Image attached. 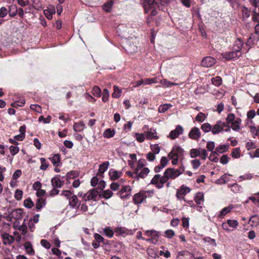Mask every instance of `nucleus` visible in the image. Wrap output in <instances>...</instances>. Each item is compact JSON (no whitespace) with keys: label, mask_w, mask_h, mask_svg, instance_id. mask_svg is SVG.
Segmentation results:
<instances>
[{"label":"nucleus","mask_w":259,"mask_h":259,"mask_svg":"<svg viewBox=\"0 0 259 259\" xmlns=\"http://www.w3.org/2000/svg\"><path fill=\"white\" fill-rule=\"evenodd\" d=\"M121 90L117 86H114V92L112 94L113 98H118L121 96Z\"/></svg>","instance_id":"a18cd8bd"},{"label":"nucleus","mask_w":259,"mask_h":259,"mask_svg":"<svg viewBox=\"0 0 259 259\" xmlns=\"http://www.w3.org/2000/svg\"><path fill=\"white\" fill-rule=\"evenodd\" d=\"M201 128L205 133L211 132L212 126L208 123H204L201 125Z\"/></svg>","instance_id":"a19ab883"},{"label":"nucleus","mask_w":259,"mask_h":259,"mask_svg":"<svg viewBox=\"0 0 259 259\" xmlns=\"http://www.w3.org/2000/svg\"><path fill=\"white\" fill-rule=\"evenodd\" d=\"M159 82L163 88H167L171 87L172 82H170L166 79L161 80Z\"/></svg>","instance_id":"864d4df0"},{"label":"nucleus","mask_w":259,"mask_h":259,"mask_svg":"<svg viewBox=\"0 0 259 259\" xmlns=\"http://www.w3.org/2000/svg\"><path fill=\"white\" fill-rule=\"evenodd\" d=\"M78 175V173L76 171L72 170L68 172L66 175L67 179H73L76 178Z\"/></svg>","instance_id":"de8ad7c7"},{"label":"nucleus","mask_w":259,"mask_h":259,"mask_svg":"<svg viewBox=\"0 0 259 259\" xmlns=\"http://www.w3.org/2000/svg\"><path fill=\"white\" fill-rule=\"evenodd\" d=\"M191 191V189L183 185L177 191L176 197L179 200H185L184 196Z\"/></svg>","instance_id":"39448f33"},{"label":"nucleus","mask_w":259,"mask_h":259,"mask_svg":"<svg viewBox=\"0 0 259 259\" xmlns=\"http://www.w3.org/2000/svg\"><path fill=\"white\" fill-rule=\"evenodd\" d=\"M99 194V192L96 189L90 190L84 195L83 197L84 198V201H87V200L89 201L91 200H96Z\"/></svg>","instance_id":"4468645a"},{"label":"nucleus","mask_w":259,"mask_h":259,"mask_svg":"<svg viewBox=\"0 0 259 259\" xmlns=\"http://www.w3.org/2000/svg\"><path fill=\"white\" fill-rule=\"evenodd\" d=\"M211 80L212 83L217 87H219L222 83V78L220 76H216L215 77H213L211 78Z\"/></svg>","instance_id":"4c0bfd02"},{"label":"nucleus","mask_w":259,"mask_h":259,"mask_svg":"<svg viewBox=\"0 0 259 259\" xmlns=\"http://www.w3.org/2000/svg\"><path fill=\"white\" fill-rule=\"evenodd\" d=\"M145 160L144 159H140L138 162V164L136 168L135 169V171L136 172L139 171V170L142 169L145 165Z\"/></svg>","instance_id":"49530a36"},{"label":"nucleus","mask_w":259,"mask_h":259,"mask_svg":"<svg viewBox=\"0 0 259 259\" xmlns=\"http://www.w3.org/2000/svg\"><path fill=\"white\" fill-rule=\"evenodd\" d=\"M158 82V81L157 80V78H156V77L145 79V85L151 84L152 83H155Z\"/></svg>","instance_id":"680f3d73"},{"label":"nucleus","mask_w":259,"mask_h":259,"mask_svg":"<svg viewBox=\"0 0 259 259\" xmlns=\"http://www.w3.org/2000/svg\"><path fill=\"white\" fill-rule=\"evenodd\" d=\"M10 151L12 155H15L19 151V148L17 146H11L10 147Z\"/></svg>","instance_id":"338daca9"},{"label":"nucleus","mask_w":259,"mask_h":259,"mask_svg":"<svg viewBox=\"0 0 259 259\" xmlns=\"http://www.w3.org/2000/svg\"><path fill=\"white\" fill-rule=\"evenodd\" d=\"M69 205L72 208H76L77 209L76 210L75 213L72 217L80 214L79 211L78 210L79 209L80 203H79L78 199L76 195H73L70 198Z\"/></svg>","instance_id":"0eeeda50"},{"label":"nucleus","mask_w":259,"mask_h":259,"mask_svg":"<svg viewBox=\"0 0 259 259\" xmlns=\"http://www.w3.org/2000/svg\"><path fill=\"white\" fill-rule=\"evenodd\" d=\"M17 12V7L16 5H12L9 7L8 14L11 17L15 16Z\"/></svg>","instance_id":"2f4dec72"},{"label":"nucleus","mask_w":259,"mask_h":259,"mask_svg":"<svg viewBox=\"0 0 259 259\" xmlns=\"http://www.w3.org/2000/svg\"><path fill=\"white\" fill-rule=\"evenodd\" d=\"M228 187L231 188V190L233 192L236 193L241 192L242 189L241 186L237 183H235L232 185L229 184Z\"/></svg>","instance_id":"72a5a7b5"},{"label":"nucleus","mask_w":259,"mask_h":259,"mask_svg":"<svg viewBox=\"0 0 259 259\" xmlns=\"http://www.w3.org/2000/svg\"><path fill=\"white\" fill-rule=\"evenodd\" d=\"M242 14L243 18H248L250 16V11L245 7H243L242 9Z\"/></svg>","instance_id":"4d7b16f0"},{"label":"nucleus","mask_w":259,"mask_h":259,"mask_svg":"<svg viewBox=\"0 0 259 259\" xmlns=\"http://www.w3.org/2000/svg\"><path fill=\"white\" fill-rule=\"evenodd\" d=\"M239 223L237 220L229 219L226 222L223 223L222 224V227L223 230L230 232L231 230L229 227H231L233 229H236L238 227Z\"/></svg>","instance_id":"423d86ee"},{"label":"nucleus","mask_w":259,"mask_h":259,"mask_svg":"<svg viewBox=\"0 0 259 259\" xmlns=\"http://www.w3.org/2000/svg\"><path fill=\"white\" fill-rule=\"evenodd\" d=\"M222 57L228 60H235L239 58L241 55L238 54L237 51L233 50L231 52H227L222 54Z\"/></svg>","instance_id":"9d476101"},{"label":"nucleus","mask_w":259,"mask_h":259,"mask_svg":"<svg viewBox=\"0 0 259 259\" xmlns=\"http://www.w3.org/2000/svg\"><path fill=\"white\" fill-rule=\"evenodd\" d=\"M155 3H156L155 5H150L148 6V8H146V6L143 5L144 7L145 11L146 13H148L150 12V15L151 16H155L157 14V11L156 10V8L158 7V4L155 1Z\"/></svg>","instance_id":"a211bd4d"},{"label":"nucleus","mask_w":259,"mask_h":259,"mask_svg":"<svg viewBox=\"0 0 259 259\" xmlns=\"http://www.w3.org/2000/svg\"><path fill=\"white\" fill-rule=\"evenodd\" d=\"M104 232L109 238H112L113 236L114 231L110 227L105 228Z\"/></svg>","instance_id":"ea45409f"},{"label":"nucleus","mask_w":259,"mask_h":259,"mask_svg":"<svg viewBox=\"0 0 259 259\" xmlns=\"http://www.w3.org/2000/svg\"><path fill=\"white\" fill-rule=\"evenodd\" d=\"M207 155V152L205 149L201 148L199 149V156L202 159L205 160L206 158Z\"/></svg>","instance_id":"052dcab7"},{"label":"nucleus","mask_w":259,"mask_h":259,"mask_svg":"<svg viewBox=\"0 0 259 259\" xmlns=\"http://www.w3.org/2000/svg\"><path fill=\"white\" fill-rule=\"evenodd\" d=\"M252 226H256L259 225V218L256 215H253L249 219Z\"/></svg>","instance_id":"09e8293b"},{"label":"nucleus","mask_w":259,"mask_h":259,"mask_svg":"<svg viewBox=\"0 0 259 259\" xmlns=\"http://www.w3.org/2000/svg\"><path fill=\"white\" fill-rule=\"evenodd\" d=\"M253 178L252 174H245L244 175L240 176L239 177V181H242L243 180H249Z\"/></svg>","instance_id":"13d9d810"},{"label":"nucleus","mask_w":259,"mask_h":259,"mask_svg":"<svg viewBox=\"0 0 259 259\" xmlns=\"http://www.w3.org/2000/svg\"><path fill=\"white\" fill-rule=\"evenodd\" d=\"M55 8L53 5H49L47 9L44 10V13L46 17L49 20H51L53 18V15L55 14Z\"/></svg>","instance_id":"f3484780"},{"label":"nucleus","mask_w":259,"mask_h":259,"mask_svg":"<svg viewBox=\"0 0 259 259\" xmlns=\"http://www.w3.org/2000/svg\"><path fill=\"white\" fill-rule=\"evenodd\" d=\"M227 126V124L221 120H218L216 123L212 126L211 132L212 134L216 135L224 131V128Z\"/></svg>","instance_id":"6e6552de"},{"label":"nucleus","mask_w":259,"mask_h":259,"mask_svg":"<svg viewBox=\"0 0 259 259\" xmlns=\"http://www.w3.org/2000/svg\"><path fill=\"white\" fill-rule=\"evenodd\" d=\"M153 193V190L140 191L134 195V202L136 204H141L146 200L147 197L152 196Z\"/></svg>","instance_id":"f03ea898"},{"label":"nucleus","mask_w":259,"mask_h":259,"mask_svg":"<svg viewBox=\"0 0 259 259\" xmlns=\"http://www.w3.org/2000/svg\"><path fill=\"white\" fill-rule=\"evenodd\" d=\"M40 161L41 163L40 169L41 170H46L49 166L48 163L47 162L46 159L43 157L40 158Z\"/></svg>","instance_id":"8fccbe9b"},{"label":"nucleus","mask_w":259,"mask_h":259,"mask_svg":"<svg viewBox=\"0 0 259 259\" xmlns=\"http://www.w3.org/2000/svg\"><path fill=\"white\" fill-rule=\"evenodd\" d=\"M241 119L240 118H237L231 124V127L234 131H239L240 130V125Z\"/></svg>","instance_id":"a878e982"},{"label":"nucleus","mask_w":259,"mask_h":259,"mask_svg":"<svg viewBox=\"0 0 259 259\" xmlns=\"http://www.w3.org/2000/svg\"><path fill=\"white\" fill-rule=\"evenodd\" d=\"M113 6L112 0H109L106 3H105L103 6V10L107 12H109L111 11L112 9V7Z\"/></svg>","instance_id":"e433bc0d"},{"label":"nucleus","mask_w":259,"mask_h":259,"mask_svg":"<svg viewBox=\"0 0 259 259\" xmlns=\"http://www.w3.org/2000/svg\"><path fill=\"white\" fill-rule=\"evenodd\" d=\"M252 20L254 22H259V13L256 12V8L253 11Z\"/></svg>","instance_id":"774afa93"},{"label":"nucleus","mask_w":259,"mask_h":259,"mask_svg":"<svg viewBox=\"0 0 259 259\" xmlns=\"http://www.w3.org/2000/svg\"><path fill=\"white\" fill-rule=\"evenodd\" d=\"M1 236L5 245H10L14 241V237L5 232H1Z\"/></svg>","instance_id":"ddd939ff"},{"label":"nucleus","mask_w":259,"mask_h":259,"mask_svg":"<svg viewBox=\"0 0 259 259\" xmlns=\"http://www.w3.org/2000/svg\"><path fill=\"white\" fill-rule=\"evenodd\" d=\"M150 148L152 152L155 154H158L160 151V148L157 144L151 145Z\"/></svg>","instance_id":"6e6d98bb"},{"label":"nucleus","mask_w":259,"mask_h":259,"mask_svg":"<svg viewBox=\"0 0 259 259\" xmlns=\"http://www.w3.org/2000/svg\"><path fill=\"white\" fill-rule=\"evenodd\" d=\"M166 180L164 175L161 176L159 174L155 175L151 181V184L154 185L158 189L163 187L164 184L166 182Z\"/></svg>","instance_id":"7ed1b4c3"},{"label":"nucleus","mask_w":259,"mask_h":259,"mask_svg":"<svg viewBox=\"0 0 259 259\" xmlns=\"http://www.w3.org/2000/svg\"><path fill=\"white\" fill-rule=\"evenodd\" d=\"M23 213V209L17 208L12 210L11 213V215L12 218H13L16 220H19L22 218Z\"/></svg>","instance_id":"5701e85b"},{"label":"nucleus","mask_w":259,"mask_h":259,"mask_svg":"<svg viewBox=\"0 0 259 259\" xmlns=\"http://www.w3.org/2000/svg\"><path fill=\"white\" fill-rule=\"evenodd\" d=\"M149 171L150 170L147 167L143 168L140 172L135 171V179L137 180H139V178L144 179L148 175Z\"/></svg>","instance_id":"412c9836"},{"label":"nucleus","mask_w":259,"mask_h":259,"mask_svg":"<svg viewBox=\"0 0 259 259\" xmlns=\"http://www.w3.org/2000/svg\"><path fill=\"white\" fill-rule=\"evenodd\" d=\"M183 132L184 129L182 126L180 125H178L176 126L175 130L170 132L168 137L172 140L175 139L179 135H182L183 133Z\"/></svg>","instance_id":"f8f14e48"},{"label":"nucleus","mask_w":259,"mask_h":259,"mask_svg":"<svg viewBox=\"0 0 259 259\" xmlns=\"http://www.w3.org/2000/svg\"><path fill=\"white\" fill-rule=\"evenodd\" d=\"M23 195V192L19 189H17L16 190L15 194H14V197L17 200H20L21 199Z\"/></svg>","instance_id":"69168bd1"},{"label":"nucleus","mask_w":259,"mask_h":259,"mask_svg":"<svg viewBox=\"0 0 259 259\" xmlns=\"http://www.w3.org/2000/svg\"><path fill=\"white\" fill-rule=\"evenodd\" d=\"M156 134V131L154 129H150L149 131L145 132L146 138L148 140L158 139L159 137Z\"/></svg>","instance_id":"b1692460"},{"label":"nucleus","mask_w":259,"mask_h":259,"mask_svg":"<svg viewBox=\"0 0 259 259\" xmlns=\"http://www.w3.org/2000/svg\"><path fill=\"white\" fill-rule=\"evenodd\" d=\"M141 3L143 5L146 6V8H148V6L156 4L154 0H141Z\"/></svg>","instance_id":"e2e57ef3"},{"label":"nucleus","mask_w":259,"mask_h":259,"mask_svg":"<svg viewBox=\"0 0 259 259\" xmlns=\"http://www.w3.org/2000/svg\"><path fill=\"white\" fill-rule=\"evenodd\" d=\"M85 127V124L83 122L75 123L73 125V130L76 132H82Z\"/></svg>","instance_id":"7c9ffc66"},{"label":"nucleus","mask_w":259,"mask_h":259,"mask_svg":"<svg viewBox=\"0 0 259 259\" xmlns=\"http://www.w3.org/2000/svg\"><path fill=\"white\" fill-rule=\"evenodd\" d=\"M109 165V162L108 161L102 163L99 166L98 175L102 176L103 173L107 170Z\"/></svg>","instance_id":"c85d7f7f"},{"label":"nucleus","mask_w":259,"mask_h":259,"mask_svg":"<svg viewBox=\"0 0 259 259\" xmlns=\"http://www.w3.org/2000/svg\"><path fill=\"white\" fill-rule=\"evenodd\" d=\"M237 118H236L235 115L233 113H229L226 118V124H230L232 122H233Z\"/></svg>","instance_id":"79ce46f5"},{"label":"nucleus","mask_w":259,"mask_h":259,"mask_svg":"<svg viewBox=\"0 0 259 259\" xmlns=\"http://www.w3.org/2000/svg\"><path fill=\"white\" fill-rule=\"evenodd\" d=\"M150 234V238L145 239V240L147 242H150L153 244L156 243L157 242L158 239L159 238L158 232L154 230H147L145 231V234Z\"/></svg>","instance_id":"1a4fd4ad"},{"label":"nucleus","mask_w":259,"mask_h":259,"mask_svg":"<svg viewBox=\"0 0 259 259\" xmlns=\"http://www.w3.org/2000/svg\"><path fill=\"white\" fill-rule=\"evenodd\" d=\"M109 175L112 180H115L119 179L121 176L122 172L112 169L109 170Z\"/></svg>","instance_id":"393cba45"},{"label":"nucleus","mask_w":259,"mask_h":259,"mask_svg":"<svg viewBox=\"0 0 259 259\" xmlns=\"http://www.w3.org/2000/svg\"><path fill=\"white\" fill-rule=\"evenodd\" d=\"M243 46V41L240 38H237L233 44L232 50L237 51L238 54H242L241 50Z\"/></svg>","instance_id":"6ab92c4d"},{"label":"nucleus","mask_w":259,"mask_h":259,"mask_svg":"<svg viewBox=\"0 0 259 259\" xmlns=\"http://www.w3.org/2000/svg\"><path fill=\"white\" fill-rule=\"evenodd\" d=\"M113 192L111 190L107 189L103 191L101 193H100L99 196L101 198H104L105 199H108L112 197Z\"/></svg>","instance_id":"c756f323"},{"label":"nucleus","mask_w":259,"mask_h":259,"mask_svg":"<svg viewBox=\"0 0 259 259\" xmlns=\"http://www.w3.org/2000/svg\"><path fill=\"white\" fill-rule=\"evenodd\" d=\"M163 175L167 181L169 179H174L177 178L180 176V173L174 168H169L165 171Z\"/></svg>","instance_id":"9b49d317"},{"label":"nucleus","mask_w":259,"mask_h":259,"mask_svg":"<svg viewBox=\"0 0 259 259\" xmlns=\"http://www.w3.org/2000/svg\"><path fill=\"white\" fill-rule=\"evenodd\" d=\"M183 149L178 146H175L168 155V158L171 160L173 165L178 164L179 159L183 156Z\"/></svg>","instance_id":"f257e3e1"},{"label":"nucleus","mask_w":259,"mask_h":259,"mask_svg":"<svg viewBox=\"0 0 259 259\" xmlns=\"http://www.w3.org/2000/svg\"><path fill=\"white\" fill-rule=\"evenodd\" d=\"M170 107H171V105L170 104H165L161 105L159 106L158 111L160 113H164L168 109H169Z\"/></svg>","instance_id":"3c124183"},{"label":"nucleus","mask_w":259,"mask_h":259,"mask_svg":"<svg viewBox=\"0 0 259 259\" xmlns=\"http://www.w3.org/2000/svg\"><path fill=\"white\" fill-rule=\"evenodd\" d=\"M233 206L232 205H229L228 207H226L224 208L220 212V214L219 215V218H223L226 214L228 213L231 211V210L233 209Z\"/></svg>","instance_id":"f704fd0d"},{"label":"nucleus","mask_w":259,"mask_h":259,"mask_svg":"<svg viewBox=\"0 0 259 259\" xmlns=\"http://www.w3.org/2000/svg\"><path fill=\"white\" fill-rule=\"evenodd\" d=\"M101 91L100 89L98 87L95 86L92 90V94L94 96L99 97L100 96Z\"/></svg>","instance_id":"bf43d9fd"},{"label":"nucleus","mask_w":259,"mask_h":259,"mask_svg":"<svg viewBox=\"0 0 259 259\" xmlns=\"http://www.w3.org/2000/svg\"><path fill=\"white\" fill-rule=\"evenodd\" d=\"M135 137L136 138L137 141L140 143L144 142L145 138H146L145 133L144 134L135 133Z\"/></svg>","instance_id":"c03bdc74"},{"label":"nucleus","mask_w":259,"mask_h":259,"mask_svg":"<svg viewBox=\"0 0 259 259\" xmlns=\"http://www.w3.org/2000/svg\"><path fill=\"white\" fill-rule=\"evenodd\" d=\"M132 188L130 186H123L120 190L117 193L122 199H127L129 198L132 193Z\"/></svg>","instance_id":"20e7f679"},{"label":"nucleus","mask_w":259,"mask_h":259,"mask_svg":"<svg viewBox=\"0 0 259 259\" xmlns=\"http://www.w3.org/2000/svg\"><path fill=\"white\" fill-rule=\"evenodd\" d=\"M51 183L53 187L60 188L63 186L64 182L60 180L59 176H56L52 179Z\"/></svg>","instance_id":"aec40b11"},{"label":"nucleus","mask_w":259,"mask_h":259,"mask_svg":"<svg viewBox=\"0 0 259 259\" xmlns=\"http://www.w3.org/2000/svg\"><path fill=\"white\" fill-rule=\"evenodd\" d=\"M115 135L114 130H111L110 128L107 129L103 133V136L106 138H110L113 137Z\"/></svg>","instance_id":"58836bf2"},{"label":"nucleus","mask_w":259,"mask_h":259,"mask_svg":"<svg viewBox=\"0 0 259 259\" xmlns=\"http://www.w3.org/2000/svg\"><path fill=\"white\" fill-rule=\"evenodd\" d=\"M206 118L205 115L202 112H199L195 117V119L196 121L199 122H203L205 120Z\"/></svg>","instance_id":"5fc2aeb1"},{"label":"nucleus","mask_w":259,"mask_h":259,"mask_svg":"<svg viewBox=\"0 0 259 259\" xmlns=\"http://www.w3.org/2000/svg\"><path fill=\"white\" fill-rule=\"evenodd\" d=\"M195 201L198 205L201 204L204 201V195L202 192H198L196 193L195 198Z\"/></svg>","instance_id":"473e14b6"},{"label":"nucleus","mask_w":259,"mask_h":259,"mask_svg":"<svg viewBox=\"0 0 259 259\" xmlns=\"http://www.w3.org/2000/svg\"><path fill=\"white\" fill-rule=\"evenodd\" d=\"M8 14V10L6 7H3L0 9V18H4Z\"/></svg>","instance_id":"0e129e2a"},{"label":"nucleus","mask_w":259,"mask_h":259,"mask_svg":"<svg viewBox=\"0 0 259 259\" xmlns=\"http://www.w3.org/2000/svg\"><path fill=\"white\" fill-rule=\"evenodd\" d=\"M215 59L211 57L204 58L201 61V65L204 67H210L215 63Z\"/></svg>","instance_id":"2eb2a0df"},{"label":"nucleus","mask_w":259,"mask_h":259,"mask_svg":"<svg viewBox=\"0 0 259 259\" xmlns=\"http://www.w3.org/2000/svg\"><path fill=\"white\" fill-rule=\"evenodd\" d=\"M229 175L225 174L223 175L219 180L218 181L219 183L221 184H225L227 182L230 181L229 180Z\"/></svg>","instance_id":"37998d69"},{"label":"nucleus","mask_w":259,"mask_h":259,"mask_svg":"<svg viewBox=\"0 0 259 259\" xmlns=\"http://www.w3.org/2000/svg\"><path fill=\"white\" fill-rule=\"evenodd\" d=\"M229 146L228 145H220L215 148V153H222L227 151L229 148Z\"/></svg>","instance_id":"c9c22d12"},{"label":"nucleus","mask_w":259,"mask_h":259,"mask_svg":"<svg viewBox=\"0 0 259 259\" xmlns=\"http://www.w3.org/2000/svg\"><path fill=\"white\" fill-rule=\"evenodd\" d=\"M45 205L44 200L42 198H39L36 203V208L37 210H39Z\"/></svg>","instance_id":"603ef678"},{"label":"nucleus","mask_w":259,"mask_h":259,"mask_svg":"<svg viewBox=\"0 0 259 259\" xmlns=\"http://www.w3.org/2000/svg\"><path fill=\"white\" fill-rule=\"evenodd\" d=\"M24 248L26 252L30 255L34 254L35 251L33 248L32 245L30 242H26L24 244Z\"/></svg>","instance_id":"cd10ccee"},{"label":"nucleus","mask_w":259,"mask_h":259,"mask_svg":"<svg viewBox=\"0 0 259 259\" xmlns=\"http://www.w3.org/2000/svg\"><path fill=\"white\" fill-rule=\"evenodd\" d=\"M50 159L54 166L57 167L59 165L61 162V157L59 154H55Z\"/></svg>","instance_id":"bb28decb"},{"label":"nucleus","mask_w":259,"mask_h":259,"mask_svg":"<svg viewBox=\"0 0 259 259\" xmlns=\"http://www.w3.org/2000/svg\"><path fill=\"white\" fill-rule=\"evenodd\" d=\"M116 236H125L129 234L128 230L124 227H118L114 230Z\"/></svg>","instance_id":"4be33fe9"},{"label":"nucleus","mask_w":259,"mask_h":259,"mask_svg":"<svg viewBox=\"0 0 259 259\" xmlns=\"http://www.w3.org/2000/svg\"><path fill=\"white\" fill-rule=\"evenodd\" d=\"M189 137L194 140H197L201 136L199 129L197 127H193L188 134Z\"/></svg>","instance_id":"dca6fc26"}]
</instances>
